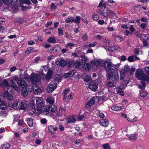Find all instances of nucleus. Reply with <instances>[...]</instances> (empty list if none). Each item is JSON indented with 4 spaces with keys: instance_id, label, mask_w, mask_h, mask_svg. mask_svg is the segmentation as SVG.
<instances>
[{
    "instance_id": "nucleus-28",
    "label": "nucleus",
    "mask_w": 149,
    "mask_h": 149,
    "mask_svg": "<svg viewBox=\"0 0 149 149\" xmlns=\"http://www.w3.org/2000/svg\"><path fill=\"white\" fill-rule=\"evenodd\" d=\"M81 62L79 61H77L75 62L74 61V67L77 68H81Z\"/></svg>"
},
{
    "instance_id": "nucleus-39",
    "label": "nucleus",
    "mask_w": 149,
    "mask_h": 149,
    "mask_svg": "<svg viewBox=\"0 0 149 149\" xmlns=\"http://www.w3.org/2000/svg\"><path fill=\"white\" fill-rule=\"evenodd\" d=\"M118 69V66L117 65H112L111 67V70L114 71H117Z\"/></svg>"
},
{
    "instance_id": "nucleus-21",
    "label": "nucleus",
    "mask_w": 149,
    "mask_h": 149,
    "mask_svg": "<svg viewBox=\"0 0 149 149\" xmlns=\"http://www.w3.org/2000/svg\"><path fill=\"white\" fill-rule=\"evenodd\" d=\"M7 106L5 102L2 101L0 104V109L2 110H5L7 109Z\"/></svg>"
},
{
    "instance_id": "nucleus-30",
    "label": "nucleus",
    "mask_w": 149,
    "mask_h": 149,
    "mask_svg": "<svg viewBox=\"0 0 149 149\" xmlns=\"http://www.w3.org/2000/svg\"><path fill=\"white\" fill-rule=\"evenodd\" d=\"M148 38H147L146 39H145L143 38H142V39H141V40H143V45L144 47H145L146 48H148V47L149 45L147 41V40H148Z\"/></svg>"
},
{
    "instance_id": "nucleus-42",
    "label": "nucleus",
    "mask_w": 149,
    "mask_h": 149,
    "mask_svg": "<svg viewBox=\"0 0 149 149\" xmlns=\"http://www.w3.org/2000/svg\"><path fill=\"white\" fill-rule=\"evenodd\" d=\"M121 116L122 117H123L124 118H127V121H130V118L129 116L127 117V116L126 114H124V113H122L121 114Z\"/></svg>"
},
{
    "instance_id": "nucleus-29",
    "label": "nucleus",
    "mask_w": 149,
    "mask_h": 149,
    "mask_svg": "<svg viewBox=\"0 0 149 149\" xmlns=\"http://www.w3.org/2000/svg\"><path fill=\"white\" fill-rule=\"evenodd\" d=\"M19 101H16L13 103V108L14 109L19 108Z\"/></svg>"
},
{
    "instance_id": "nucleus-60",
    "label": "nucleus",
    "mask_w": 149,
    "mask_h": 149,
    "mask_svg": "<svg viewBox=\"0 0 149 149\" xmlns=\"http://www.w3.org/2000/svg\"><path fill=\"white\" fill-rule=\"evenodd\" d=\"M96 42H93L90 43L88 46L90 47H94L96 45Z\"/></svg>"
},
{
    "instance_id": "nucleus-59",
    "label": "nucleus",
    "mask_w": 149,
    "mask_h": 149,
    "mask_svg": "<svg viewBox=\"0 0 149 149\" xmlns=\"http://www.w3.org/2000/svg\"><path fill=\"white\" fill-rule=\"evenodd\" d=\"M1 116L3 117H5L6 116L7 114V112L5 111H1Z\"/></svg>"
},
{
    "instance_id": "nucleus-40",
    "label": "nucleus",
    "mask_w": 149,
    "mask_h": 149,
    "mask_svg": "<svg viewBox=\"0 0 149 149\" xmlns=\"http://www.w3.org/2000/svg\"><path fill=\"white\" fill-rule=\"evenodd\" d=\"M81 61L83 63H85L87 61V57L84 55H82L81 56Z\"/></svg>"
},
{
    "instance_id": "nucleus-64",
    "label": "nucleus",
    "mask_w": 149,
    "mask_h": 149,
    "mask_svg": "<svg viewBox=\"0 0 149 149\" xmlns=\"http://www.w3.org/2000/svg\"><path fill=\"white\" fill-rule=\"evenodd\" d=\"M143 80L146 81L147 82H149V76H147L146 75V77H144V79H143Z\"/></svg>"
},
{
    "instance_id": "nucleus-19",
    "label": "nucleus",
    "mask_w": 149,
    "mask_h": 149,
    "mask_svg": "<svg viewBox=\"0 0 149 149\" xmlns=\"http://www.w3.org/2000/svg\"><path fill=\"white\" fill-rule=\"evenodd\" d=\"M21 91L22 95L23 96L25 97L27 96L28 94L27 86L22 88Z\"/></svg>"
},
{
    "instance_id": "nucleus-25",
    "label": "nucleus",
    "mask_w": 149,
    "mask_h": 149,
    "mask_svg": "<svg viewBox=\"0 0 149 149\" xmlns=\"http://www.w3.org/2000/svg\"><path fill=\"white\" fill-rule=\"evenodd\" d=\"M81 17L80 16L78 15L76 16L75 19H74L73 18L74 22L76 24H79L81 22Z\"/></svg>"
},
{
    "instance_id": "nucleus-43",
    "label": "nucleus",
    "mask_w": 149,
    "mask_h": 149,
    "mask_svg": "<svg viewBox=\"0 0 149 149\" xmlns=\"http://www.w3.org/2000/svg\"><path fill=\"white\" fill-rule=\"evenodd\" d=\"M135 68L133 67H132L131 68V69L130 71V75L132 76L134 73L135 71Z\"/></svg>"
},
{
    "instance_id": "nucleus-38",
    "label": "nucleus",
    "mask_w": 149,
    "mask_h": 149,
    "mask_svg": "<svg viewBox=\"0 0 149 149\" xmlns=\"http://www.w3.org/2000/svg\"><path fill=\"white\" fill-rule=\"evenodd\" d=\"M92 17L94 21H96L98 19L99 17L97 14H95L92 15Z\"/></svg>"
},
{
    "instance_id": "nucleus-16",
    "label": "nucleus",
    "mask_w": 149,
    "mask_h": 149,
    "mask_svg": "<svg viewBox=\"0 0 149 149\" xmlns=\"http://www.w3.org/2000/svg\"><path fill=\"white\" fill-rule=\"evenodd\" d=\"M0 86L2 87H7L8 90L9 89V88L10 87V85L6 79H4L3 81L0 82Z\"/></svg>"
},
{
    "instance_id": "nucleus-20",
    "label": "nucleus",
    "mask_w": 149,
    "mask_h": 149,
    "mask_svg": "<svg viewBox=\"0 0 149 149\" xmlns=\"http://www.w3.org/2000/svg\"><path fill=\"white\" fill-rule=\"evenodd\" d=\"M4 96L7 99L10 101H11L13 99L12 95L8 93V91L5 92Z\"/></svg>"
},
{
    "instance_id": "nucleus-12",
    "label": "nucleus",
    "mask_w": 149,
    "mask_h": 149,
    "mask_svg": "<svg viewBox=\"0 0 149 149\" xmlns=\"http://www.w3.org/2000/svg\"><path fill=\"white\" fill-rule=\"evenodd\" d=\"M104 65L106 71L109 72L111 70V67L113 64L111 62L106 61L104 62Z\"/></svg>"
},
{
    "instance_id": "nucleus-47",
    "label": "nucleus",
    "mask_w": 149,
    "mask_h": 149,
    "mask_svg": "<svg viewBox=\"0 0 149 149\" xmlns=\"http://www.w3.org/2000/svg\"><path fill=\"white\" fill-rule=\"evenodd\" d=\"M54 52H58L60 49V47L59 45L56 46L54 48Z\"/></svg>"
},
{
    "instance_id": "nucleus-22",
    "label": "nucleus",
    "mask_w": 149,
    "mask_h": 149,
    "mask_svg": "<svg viewBox=\"0 0 149 149\" xmlns=\"http://www.w3.org/2000/svg\"><path fill=\"white\" fill-rule=\"evenodd\" d=\"M66 65L70 68L74 67V60H69L67 61Z\"/></svg>"
},
{
    "instance_id": "nucleus-9",
    "label": "nucleus",
    "mask_w": 149,
    "mask_h": 149,
    "mask_svg": "<svg viewBox=\"0 0 149 149\" xmlns=\"http://www.w3.org/2000/svg\"><path fill=\"white\" fill-rule=\"evenodd\" d=\"M96 97H92L88 101L87 103L86 104L85 108L88 109L93 106L95 103Z\"/></svg>"
},
{
    "instance_id": "nucleus-54",
    "label": "nucleus",
    "mask_w": 149,
    "mask_h": 149,
    "mask_svg": "<svg viewBox=\"0 0 149 149\" xmlns=\"http://www.w3.org/2000/svg\"><path fill=\"white\" fill-rule=\"evenodd\" d=\"M10 83H11V85H10V87H11L12 88H13L17 85L16 83L13 80H11L10 81Z\"/></svg>"
},
{
    "instance_id": "nucleus-17",
    "label": "nucleus",
    "mask_w": 149,
    "mask_h": 149,
    "mask_svg": "<svg viewBox=\"0 0 149 149\" xmlns=\"http://www.w3.org/2000/svg\"><path fill=\"white\" fill-rule=\"evenodd\" d=\"M56 63L61 67H64L66 65L67 62L64 59H59Z\"/></svg>"
},
{
    "instance_id": "nucleus-24",
    "label": "nucleus",
    "mask_w": 149,
    "mask_h": 149,
    "mask_svg": "<svg viewBox=\"0 0 149 149\" xmlns=\"http://www.w3.org/2000/svg\"><path fill=\"white\" fill-rule=\"evenodd\" d=\"M123 88L119 87L117 89V94L121 96H123L124 95V93L122 91Z\"/></svg>"
},
{
    "instance_id": "nucleus-57",
    "label": "nucleus",
    "mask_w": 149,
    "mask_h": 149,
    "mask_svg": "<svg viewBox=\"0 0 149 149\" xmlns=\"http://www.w3.org/2000/svg\"><path fill=\"white\" fill-rule=\"evenodd\" d=\"M82 39L84 41H86L87 39V33H85L84 35L82 37Z\"/></svg>"
},
{
    "instance_id": "nucleus-7",
    "label": "nucleus",
    "mask_w": 149,
    "mask_h": 149,
    "mask_svg": "<svg viewBox=\"0 0 149 149\" xmlns=\"http://www.w3.org/2000/svg\"><path fill=\"white\" fill-rule=\"evenodd\" d=\"M56 85L54 82L49 83L47 88V91L50 93L53 92L56 88Z\"/></svg>"
},
{
    "instance_id": "nucleus-5",
    "label": "nucleus",
    "mask_w": 149,
    "mask_h": 149,
    "mask_svg": "<svg viewBox=\"0 0 149 149\" xmlns=\"http://www.w3.org/2000/svg\"><path fill=\"white\" fill-rule=\"evenodd\" d=\"M41 79L40 76L38 74L35 73H32L31 74V81L33 83L36 84L39 82Z\"/></svg>"
},
{
    "instance_id": "nucleus-2",
    "label": "nucleus",
    "mask_w": 149,
    "mask_h": 149,
    "mask_svg": "<svg viewBox=\"0 0 149 149\" xmlns=\"http://www.w3.org/2000/svg\"><path fill=\"white\" fill-rule=\"evenodd\" d=\"M138 131L141 134H143L146 132V129L142 125H134L131 128V133L127 134V136L131 141L136 140L137 139V134L136 133Z\"/></svg>"
},
{
    "instance_id": "nucleus-15",
    "label": "nucleus",
    "mask_w": 149,
    "mask_h": 149,
    "mask_svg": "<svg viewBox=\"0 0 149 149\" xmlns=\"http://www.w3.org/2000/svg\"><path fill=\"white\" fill-rule=\"evenodd\" d=\"M17 84L21 86L22 88L27 86V84L25 81L23 79H19L17 82Z\"/></svg>"
},
{
    "instance_id": "nucleus-34",
    "label": "nucleus",
    "mask_w": 149,
    "mask_h": 149,
    "mask_svg": "<svg viewBox=\"0 0 149 149\" xmlns=\"http://www.w3.org/2000/svg\"><path fill=\"white\" fill-rule=\"evenodd\" d=\"M47 42L49 43H54L56 42V40L55 39L54 37L53 38L50 37L47 40Z\"/></svg>"
},
{
    "instance_id": "nucleus-50",
    "label": "nucleus",
    "mask_w": 149,
    "mask_h": 149,
    "mask_svg": "<svg viewBox=\"0 0 149 149\" xmlns=\"http://www.w3.org/2000/svg\"><path fill=\"white\" fill-rule=\"evenodd\" d=\"M86 69L88 71H89L91 69V65L88 63H86Z\"/></svg>"
},
{
    "instance_id": "nucleus-31",
    "label": "nucleus",
    "mask_w": 149,
    "mask_h": 149,
    "mask_svg": "<svg viewBox=\"0 0 149 149\" xmlns=\"http://www.w3.org/2000/svg\"><path fill=\"white\" fill-rule=\"evenodd\" d=\"M76 116L75 115L69 116L67 119V121H76Z\"/></svg>"
},
{
    "instance_id": "nucleus-13",
    "label": "nucleus",
    "mask_w": 149,
    "mask_h": 149,
    "mask_svg": "<svg viewBox=\"0 0 149 149\" xmlns=\"http://www.w3.org/2000/svg\"><path fill=\"white\" fill-rule=\"evenodd\" d=\"M43 87L42 86L39 87L38 86L35 87L33 88V91L35 94H39L41 93L43 91Z\"/></svg>"
},
{
    "instance_id": "nucleus-46",
    "label": "nucleus",
    "mask_w": 149,
    "mask_h": 149,
    "mask_svg": "<svg viewBox=\"0 0 149 149\" xmlns=\"http://www.w3.org/2000/svg\"><path fill=\"white\" fill-rule=\"evenodd\" d=\"M129 80L130 79L128 78L124 80L123 83V85L127 86L129 82Z\"/></svg>"
},
{
    "instance_id": "nucleus-55",
    "label": "nucleus",
    "mask_w": 149,
    "mask_h": 149,
    "mask_svg": "<svg viewBox=\"0 0 149 149\" xmlns=\"http://www.w3.org/2000/svg\"><path fill=\"white\" fill-rule=\"evenodd\" d=\"M53 72L52 70H48L47 72V75L52 77Z\"/></svg>"
},
{
    "instance_id": "nucleus-3",
    "label": "nucleus",
    "mask_w": 149,
    "mask_h": 149,
    "mask_svg": "<svg viewBox=\"0 0 149 149\" xmlns=\"http://www.w3.org/2000/svg\"><path fill=\"white\" fill-rule=\"evenodd\" d=\"M104 1L101 0L97 6V8H101V9H98L97 11L100 15L103 16L104 17H107L111 15H114L113 12L111 11L109 9L106 7L107 3H103Z\"/></svg>"
},
{
    "instance_id": "nucleus-53",
    "label": "nucleus",
    "mask_w": 149,
    "mask_h": 149,
    "mask_svg": "<svg viewBox=\"0 0 149 149\" xmlns=\"http://www.w3.org/2000/svg\"><path fill=\"white\" fill-rule=\"evenodd\" d=\"M33 48L32 47H28L26 51V52L27 54H29L33 50Z\"/></svg>"
},
{
    "instance_id": "nucleus-14",
    "label": "nucleus",
    "mask_w": 149,
    "mask_h": 149,
    "mask_svg": "<svg viewBox=\"0 0 149 149\" xmlns=\"http://www.w3.org/2000/svg\"><path fill=\"white\" fill-rule=\"evenodd\" d=\"M88 87L90 89L95 91L97 88V84L93 82H90Z\"/></svg>"
},
{
    "instance_id": "nucleus-37",
    "label": "nucleus",
    "mask_w": 149,
    "mask_h": 149,
    "mask_svg": "<svg viewBox=\"0 0 149 149\" xmlns=\"http://www.w3.org/2000/svg\"><path fill=\"white\" fill-rule=\"evenodd\" d=\"M107 86L109 87H114L115 86L114 83L113 82L109 81L107 84Z\"/></svg>"
},
{
    "instance_id": "nucleus-32",
    "label": "nucleus",
    "mask_w": 149,
    "mask_h": 149,
    "mask_svg": "<svg viewBox=\"0 0 149 149\" xmlns=\"http://www.w3.org/2000/svg\"><path fill=\"white\" fill-rule=\"evenodd\" d=\"M65 22L67 23L70 22L72 23L74 22L73 17H70L67 18L65 20Z\"/></svg>"
},
{
    "instance_id": "nucleus-36",
    "label": "nucleus",
    "mask_w": 149,
    "mask_h": 149,
    "mask_svg": "<svg viewBox=\"0 0 149 149\" xmlns=\"http://www.w3.org/2000/svg\"><path fill=\"white\" fill-rule=\"evenodd\" d=\"M100 124L104 127H107L109 124V122H99Z\"/></svg>"
},
{
    "instance_id": "nucleus-8",
    "label": "nucleus",
    "mask_w": 149,
    "mask_h": 149,
    "mask_svg": "<svg viewBox=\"0 0 149 149\" xmlns=\"http://www.w3.org/2000/svg\"><path fill=\"white\" fill-rule=\"evenodd\" d=\"M19 108L20 109L22 110H24L26 109L28 107V103L26 101L24 100L22 101H19Z\"/></svg>"
},
{
    "instance_id": "nucleus-52",
    "label": "nucleus",
    "mask_w": 149,
    "mask_h": 149,
    "mask_svg": "<svg viewBox=\"0 0 149 149\" xmlns=\"http://www.w3.org/2000/svg\"><path fill=\"white\" fill-rule=\"evenodd\" d=\"M91 78L89 77L88 76H86L84 78V81H85L87 82H90L91 81Z\"/></svg>"
},
{
    "instance_id": "nucleus-26",
    "label": "nucleus",
    "mask_w": 149,
    "mask_h": 149,
    "mask_svg": "<svg viewBox=\"0 0 149 149\" xmlns=\"http://www.w3.org/2000/svg\"><path fill=\"white\" fill-rule=\"evenodd\" d=\"M140 95L141 97H144L147 95L148 92L146 91H140Z\"/></svg>"
},
{
    "instance_id": "nucleus-23",
    "label": "nucleus",
    "mask_w": 149,
    "mask_h": 149,
    "mask_svg": "<svg viewBox=\"0 0 149 149\" xmlns=\"http://www.w3.org/2000/svg\"><path fill=\"white\" fill-rule=\"evenodd\" d=\"M122 107H119L115 105H113L111 107V109L112 110L116 111L120 110L122 109Z\"/></svg>"
},
{
    "instance_id": "nucleus-58",
    "label": "nucleus",
    "mask_w": 149,
    "mask_h": 149,
    "mask_svg": "<svg viewBox=\"0 0 149 149\" xmlns=\"http://www.w3.org/2000/svg\"><path fill=\"white\" fill-rule=\"evenodd\" d=\"M112 48L114 51H120V48L118 46H112Z\"/></svg>"
},
{
    "instance_id": "nucleus-51",
    "label": "nucleus",
    "mask_w": 149,
    "mask_h": 149,
    "mask_svg": "<svg viewBox=\"0 0 149 149\" xmlns=\"http://www.w3.org/2000/svg\"><path fill=\"white\" fill-rule=\"evenodd\" d=\"M127 60L129 62H133L134 60L133 56H129L127 58Z\"/></svg>"
},
{
    "instance_id": "nucleus-33",
    "label": "nucleus",
    "mask_w": 149,
    "mask_h": 149,
    "mask_svg": "<svg viewBox=\"0 0 149 149\" xmlns=\"http://www.w3.org/2000/svg\"><path fill=\"white\" fill-rule=\"evenodd\" d=\"M24 79L27 81H31V77H30V76L27 73H24Z\"/></svg>"
},
{
    "instance_id": "nucleus-56",
    "label": "nucleus",
    "mask_w": 149,
    "mask_h": 149,
    "mask_svg": "<svg viewBox=\"0 0 149 149\" xmlns=\"http://www.w3.org/2000/svg\"><path fill=\"white\" fill-rule=\"evenodd\" d=\"M19 115L18 114L14 116V120L15 121H17L19 118Z\"/></svg>"
},
{
    "instance_id": "nucleus-49",
    "label": "nucleus",
    "mask_w": 149,
    "mask_h": 149,
    "mask_svg": "<svg viewBox=\"0 0 149 149\" xmlns=\"http://www.w3.org/2000/svg\"><path fill=\"white\" fill-rule=\"evenodd\" d=\"M69 88H68L64 89L63 92V94L64 95H67L69 93Z\"/></svg>"
},
{
    "instance_id": "nucleus-4",
    "label": "nucleus",
    "mask_w": 149,
    "mask_h": 149,
    "mask_svg": "<svg viewBox=\"0 0 149 149\" xmlns=\"http://www.w3.org/2000/svg\"><path fill=\"white\" fill-rule=\"evenodd\" d=\"M107 79L112 81L113 83H117L118 81L119 76L118 73L114 74L111 71L109 72L108 74Z\"/></svg>"
},
{
    "instance_id": "nucleus-11",
    "label": "nucleus",
    "mask_w": 149,
    "mask_h": 149,
    "mask_svg": "<svg viewBox=\"0 0 149 149\" xmlns=\"http://www.w3.org/2000/svg\"><path fill=\"white\" fill-rule=\"evenodd\" d=\"M130 69V66L127 65H125L124 66V68L120 71V73L121 75H123V76H125L126 73L129 72Z\"/></svg>"
},
{
    "instance_id": "nucleus-18",
    "label": "nucleus",
    "mask_w": 149,
    "mask_h": 149,
    "mask_svg": "<svg viewBox=\"0 0 149 149\" xmlns=\"http://www.w3.org/2000/svg\"><path fill=\"white\" fill-rule=\"evenodd\" d=\"M76 72L75 70H72L70 71L69 72L66 73L65 75L66 77H70L74 75Z\"/></svg>"
},
{
    "instance_id": "nucleus-27",
    "label": "nucleus",
    "mask_w": 149,
    "mask_h": 149,
    "mask_svg": "<svg viewBox=\"0 0 149 149\" xmlns=\"http://www.w3.org/2000/svg\"><path fill=\"white\" fill-rule=\"evenodd\" d=\"M46 101L47 102L50 104H53L54 102V100L53 98L52 97H48L47 98Z\"/></svg>"
},
{
    "instance_id": "nucleus-35",
    "label": "nucleus",
    "mask_w": 149,
    "mask_h": 149,
    "mask_svg": "<svg viewBox=\"0 0 149 149\" xmlns=\"http://www.w3.org/2000/svg\"><path fill=\"white\" fill-rule=\"evenodd\" d=\"M10 147V145L9 143L3 144L2 146V149H8Z\"/></svg>"
},
{
    "instance_id": "nucleus-62",
    "label": "nucleus",
    "mask_w": 149,
    "mask_h": 149,
    "mask_svg": "<svg viewBox=\"0 0 149 149\" xmlns=\"http://www.w3.org/2000/svg\"><path fill=\"white\" fill-rule=\"evenodd\" d=\"M146 23H143L141 24L140 27L143 29H144L146 28Z\"/></svg>"
},
{
    "instance_id": "nucleus-44",
    "label": "nucleus",
    "mask_w": 149,
    "mask_h": 149,
    "mask_svg": "<svg viewBox=\"0 0 149 149\" xmlns=\"http://www.w3.org/2000/svg\"><path fill=\"white\" fill-rule=\"evenodd\" d=\"M74 44L71 42H70L67 43L65 47H70V49H72V47H74Z\"/></svg>"
},
{
    "instance_id": "nucleus-45",
    "label": "nucleus",
    "mask_w": 149,
    "mask_h": 149,
    "mask_svg": "<svg viewBox=\"0 0 149 149\" xmlns=\"http://www.w3.org/2000/svg\"><path fill=\"white\" fill-rule=\"evenodd\" d=\"M48 130L49 132H50L52 134H54V127L52 126H49L48 127Z\"/></svg>"
},
{
    "instance_id": "nucleus-63",
    "label": "nucleus",
    "mask_w": 149,
    "mask_h": 149,
    "mask_svg": "<svg viewBox=\"0 0 149 149\" xmlns=\"http://www.w3.org/2000/svg\"><path fill=\"white\" fill-rule=\"evenodd\" d=\"M84 118V116L83 114L81 115H78L77 116V118L79 120H81Z\"/></svg>"
},
{
    "instance_id": "nucleus-48",
    "label": "nucleus",
    "mask_w": 149,
    "mask_h": 149,
    "mask_svg": "<svg viewBox=\"0 0 149 149\" xmlns=\"http://www.w3.org/2000/svg\"><path fill=\"white\" fill-rule=\"evenodd\" d=\"M63 31L61 28L58 29V35L59 36L63 35Z\"/></svg>"
},
{
    "instance_id": "nucleus-6",
    "label": "nucleus",
    "mask_w": 149,
    "mask_h": 149,
    "mask_svg": "<svg viewBox=\"0 0 149 149\" xmlns=\"http://www.w3.org/2000/svg\"><path fill=\"white\" fill-rule=\"evenodd\" d=\"M146 74L144 73L141 69H137L136 71V77L139 80H143L144 77H146Z\"/></svg>"
},
{
    "instance_id": "nucleus-1",
    "label": "nucleus",
    "mask_w": 149,
    "mask_h": 149,
    "mask_svg": "<svg viewBox=\"0 0 149 149\" xmlns=\"http://www.w3.org/2000/svg\"><path fill=\"white\" fill-rule=\"evenodd\" d=\"M36 104L34 100H32L30 103L31 110L34 114L42 113L45 115H49V112H55L57 110V107L54 104L45 106V102L41 97H36Z\"/></svg>"
},
{
    "instance_id": "nucleus-61",
    "label": "nucleus",
    "mask_w": 149,
    "mask_h": 149,
    "mask_svg": "<svg viewBox=\"0 0 149 149\" xmlns=\"http://www.w3.org/2000/svg\"><path fill=\"white\" fill-rule=\"evenodd\" d=\"M97 114H99L100 117L101 118H103L105 116L104 113H100V112H97Z\"/></svg>"
},
{
    "instance_id": "nucleus-41",
    "label": "nucleus",
    "mask_w": 149,
    "mask_h": 149,
    "mask_svg": "<svg viewBox=\"0 0 149 149\" xmlns=\"http://www.w3.org/2000/svg\"><path fill=\"white\" fill-rule=\"evenodd\" d=\"M102 146L103 148L105 149H111L109 144L108 143L103 144Z\"/></svg>"
},
{
    "instance_id": "nucleus-10",
    "label": "nucleus",
    "mask_w": 149,
    "mask_h": 149,
    "mask_svg": "<svg viewBox=\"0 0 149 149\" xmlns=\"http://www.w3.org/2000/svg\"><path fill=\"white\" fill-rule=\"evenodd\" d=\"M115 129L114 125H113L111 127H109L108 130L106 131L105 134L108 136L113 135L114 133Z\"/></svg>"
}]
</instances>
